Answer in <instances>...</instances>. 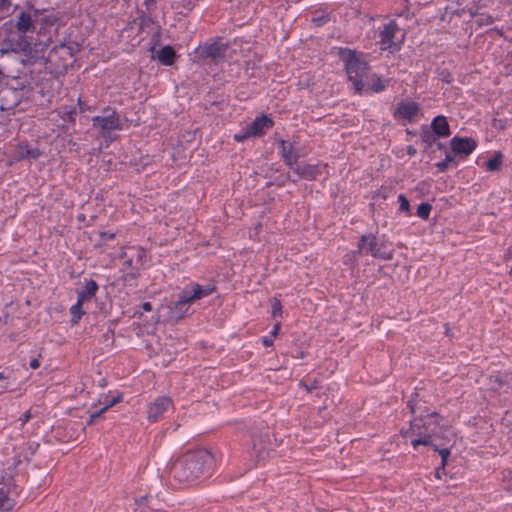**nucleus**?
Instances as JSON below:
<instances>
[{"instance_id":"1","label":"nucleus","mask_w":512,"mask_h":512,"mask_svg":"<svg viewBox=\"0 0 512 512\" xmlns=\"http://www.w3.org/2000/svg\"><path fill=\"white\" fill-rule=\"evenodd\" d=\"M213 461V455L208 450L200 448L189 451L168 464L164 472L179 483L190 484L209 472Z\"/></svg>"},{"instance_id":"2","label":"nucleus","mask_w":512,"mask_h":512,"mask_svg":"<svg viewBox=\"0 0 512 512\" xmlns=\"http://www.w3.org/2000/svg\"><path fill=\"white\" fill-rule=\"evenodd\" d=\"M419 421L421 424H418L417 419H415L410 423L409 429L401 430V435L404 438L411 437L412 435L417 436L411 441L414 448L419 445L433 448V443L441 445V442L444 441L442 437H445V434H449L453 439H456V434L451 426L443 423V417L436 412L421 416Z\"/></svg>"},{"instance_id":"3","label":"nucleus","mask_w":512,"mask_h":512,"mask_svg":"<svg viewBox=\"0 0 512 512\" xmlns=\"http://www.w3.org/2000/svg\"><path fill=\"white\" fill-rule=\"evenodd\" d=\"M213 290L214 288H203L199 284H191L185 287L180 293L178 300L167 306V321L176 323L183 319L186 316L191 304H193L198 299L210 295Z\"/></svg>"},{"instance_id":"4","label":"nucleus","mask_w":512,"mask_h":512,"mask_svg":"<svg viewBox=\"0 0 512 512\" xmlns=\"http://www.w3.org/2000/svg\"><path fill=\"white\" fill-rule=\"evenodd\" d=\"M342 59L345 62V69L350 81H352L354 89L357 93L362 92L364 88L363 79L368 72L367 63L360 60L356 52L347 50L342 53Z\"/></svg>"},{"instance_id":"5","label":"nucleus","mask_w":512,"mask_h":512,"mask_svg":"<svg viewBox=\"0 0 512 512\" xmlns=\"http://www.w3.org/2000/svg\"><path fill=\"white\" fill-rule=\"evenodd\" d=\"M364 249H366V253H370L373 257L379 258L382 260H392L394 256V251L385 250V245L379 244L377 242V238L373 234L363 235L360 239L358 245V251L361 253Z\"/></svg>"},{"instance_id":"6","label":"nucleus","mask_w":512,"mask_h":512,"mask_svg":"<svg viewBox=\"0 0 512 512\" xmlns=\"http://www.w3.org/2000/svg\"><path fill=\"white\" fill-rule=\"evenodd\" d=\"M92 122L93 127L99 129L103 136L122 128L119 115L110 108L104 109L102 115L93 117Z\"/></svg>"},{"instance_id":"7","label":"nucleus","mask_w":512,"mask_h":512,"mask_svg":"<svg viewBox=\"0 0 512 512\" xmlns=\"http://www.w3.org/2000/svg\"><path fill=\"white\" fill-rule=\"evenodd\" d=\"M3 50L30 55L32 53V43L27 35H18L15 38L4 39Z\"/></svg>"},{"instance_id":"8","label":"nucleus","mask_w":512,"mask_h":512,"mask_svg":"<svg viewBox=\"0 0 512 512\" xmlns=\"http://www.w3.org/2000/svg\"><path fill=\"white\" fill-rule=\"evenodd\" d=\"M398 25L394 20L389 21L384 25L383 29L380 32V43L381 49H391L392 47L397 45V42L402 41L397 37L399 33Z\"/></svg>"},{"instance_id":"9","label":"nucleus","mask_w":512,"mask_h":512,"mask_svg":"<svg viewBox=\"0 0 512 512\" xmlns=\"http://www.w3.org/2000/svg\"><path fill=\"white\" fill-rule=\"evenodd\" d=\"M172 406V400L169 397L162 396L157 398L148 406L147 419L150 422L157 421L165 411Z\"/></svg>"},{"instance_id":"10","label":"nucleus","mask_w":512,"mask_h":512,"mask_svg":"<svg viewBox=\"0 0 512 512\" xmlns=\"http://www.w3.org/2000/svg\"><path fill=\"white\" fill-rule=\"evenodd\" d=\"M37 12L33 15L28 12L22 11L15 20V28L18 31V35H26L27 33L34 32L36 29L35 26V17Z\"/></svg>"},{"instance_id":"11","label":"nucleus","mask_w":512,"mask_h":512,"mask_svg":"<svg viewBox=\"0 0 512 512\" xmlns=\"http://www.w3.org/2000/svg\"><path fill=\"white\" fill-rule=\"evenodd\" d=\"M476 146V141L472 138L454 137L451 140V149L459 155L468 156L475 150Z\"/></svg>"},{"instance_id":"12","label":"nucleus","mask_w":512,"mask_h":512,"mask_svg":"<svg viewBox=\"0 0 512 512\" xmlns=\"http://www.w3.org/2000/svg\"><path fill=\"white\" fill-rule=\"evenodd\" d=\"M442 438L444 439V441L441 442V445L437 444V443H433V450L437 451L439 453V455L441 456V459H442L441 468L444 469L447 459L450 455V449L455 444L456 439H453V437H451V435H449V434H445V437H442Z\"/></svg>"},{"instance_id":"13","label":"nucleus","mask_w":512,"mask_h":512,"mask_svg":"<svg viewBox=\"0 0 512 512\" xmlns=\"http://www.w3.org/2000/svg\"><path fill=\"white\" fill-rule=\"evenodd\" d=\"M418 111L419 106L416 102H400L395 111V116L402 119L412 120L417 115Z\"/></svg>"},{"instance_id":"14","label":"nucleus","mask_w":512,"mask_h":512,"mask_svg":"<svg viewBox=\"0 0 512 512\" xmlns=\"http://www.w3.org/2000/svg\"><path fill=\"white\" fill-rule=\"evenodd\" d=\"M273 125V121L267 116L257 117L253 122H251L248 128V134H252L253 136L262 135L265 129L271 128Z\"/></svg>"},{"instance_id":"15","label":"nucleus","mask_w":512,"mask_h":512,"mask_svg":"<svg viewBox=\"0 0 512 512\" xmlns=\"http://www.w3.org/2000/svg\"><path fill=\"white\" fill-rule=\"evenodd\" d=\"M227 51V45L222 43H212L203 46L202 53L209 58L214 60L221 59L225 56Z\"/></svg>"},{"instance_id":"16","label":"nucleus","mask_w":512,"mask_h":512,"mask_svg":"<svg viewBox=\"0 0 512 512\" xmlns=\"http://www.w3.org/2000/svg\"><path fill=\"white\" fill-rule=\"evenodd\" d=\"M152 57L157 59L163 65L170 66L174 63L176 53L171 46L167 45L157 51L156 55H153Z\"/></svg>"},{"instance_id":"17","label":"nucleus","mask_w":512,"mask_h":512,"mask_svg":"<svg viewBox=\"0 0 512 512\" xmlns=\"http://www.w3.org/2000/svg\"><path fill=\"white\" fill-rule=\"evenodd\" d=\"M294 172L301 178L312 180L316 178L317 168L314 165L303 164L293 165Z\"/></svg>"},{"instance_id":"18","label":"nucleus","mask_w":512,"mask_h":512,"mask_svg":"<svg viewBox=\"0 0 512 512\" xmlns=\"http://www.w3.org/2000/svg\"><path fill=\"white\" fill-rule=\"evenodd\" d=\"M433 131L441 137L450 135L449 124L444 116H437L431 124Z\"/></svg>"},{"instance_id":"19","label":"nucleus","mask_w":512,"mask_h":512,"mask_svg":"<svg viewBox=\"0 0 512 512\" xmlns=\"http://www.w3.org/2000/svg\"><path fill=\"white\" fill-rule=\"evenodd\" d=\"M98 290V284L93 279H90L86 282L82 291L78 292V300L80 302H86L91 300V298L96 294Z\"/></svg>"},{"instance_id":"20","label":"nucleus","mask_w":512,"mask_h":512,"mask_svg":"<svg viewBox=\"0 0 512 512\" xmlns=\"http://www.w3.org/2000/svg\"><path fill=\"white\" fill-rule=\"evenodd\" d=\"M279 146H280V153H281L285 163L290 168H293V165L296 163V159L292 153V145H287L286 141L280 140Z\"/></svg>"},{"instance_id":"21","label":"nucleus","mask_w":512,"mask_h":512,"mask_svg":"<svg viewBox=\"0 0 512 512\" xmlns=\"http://www.w3.org/2000/svg\"><path fill=\"white\" fill-rule=\"evenodd\" d=\"M12 481L13 478L8 473L0 475V496H10L13 489Z\"/></svg>"},{"instance_id":"22","label":"nucleus","mask_w":512,"mask_h":512,"mask_svg":"<svg viewBox=\"0 0 512 512\" xmlns=\"http://www.w3.org/2000/svg\"><path fill=\"white\" fill-rule=\"evenodd\" d=\"M18 158L25 159V158H32L37 159L40 156V151L38 149H32L26 144H21L18 147L17 150Z\"/></svg>"},{"instance_id":"23","label":"nucleus","mask_w":512,"mask_h":512,"mask_svg":"<svg viewBox=\"0 0 512 512\" xmlns=\"http://www.w3.org/2000/svg\"><path fill=\"white\" fill-rule=\"evenodd\" d=\"M503 162V155L501 152H496L494 157L486 163L488 171H498Z\"/></svg>"},{"instance_id":"24","label":"nucleus","mask_w":512,"mask_h":512,"mask_svg":"<svg viewBox=\"0 0 512 512\" xmlns=\"http://www.w3.org/2000/svg\"><path fill=\"white\" fill-rule=\"evenodd\" d=\"M82 305H83V302H80V300H77V303L75 305H73L70 309V312L72 314V322L74 324H77L78 321L80 320L81 316L85 313L82 310Z\"/></svg>"},{"instance_id":"25","label":"nucleus","mask_w":512,"mask_h":512,"mask_svg":"<svg viewBox=\"0 0 512 512\" xmlns=\"http://www.w3.org/2000/svg\"><path fill=\"white\" fill-rule=\"evenodd\" d=\"M14 505V499H12L10 496H0V512L10 511Z\"/></svg>"},{"instance_id":"26","label":"nucleus","mask_w":512,"mask_h":512,"mask_svg":"<svg viewBox=\"0 0 512 512\" xmlns=\"http://www.w3.org/2000/svg\"><path fill=\"white\" fill-rule=\"evenodd\" d=\"M432 210V206L429 203H421L417 208V215L422 219H428Z\"/></svg>"},{"instance_id":"27","label":"nucleus","mask_w":512,"mask_h":512,"mask_svg":"<svg viewBox=\"0 0 512 512\" xmlns=\"http://www.w3.org/2000/svg\"><path fill=\"white\" fill-rule=\"evenodd\" d=\"M272 316L273 317H281L282 316V305L280 300L277 298H273L272 300Z\"/></svg>"},{"instance_id":"28","label":"nucleus","mask_w":512,"mask_h":512,"mask_svg":"<svg viewBox=\"0 0 512 512\" xmlns=\"http://www.w3.org/2000/svg\"><path fill=\"white\" fill-rule=\"evenodd\" d=\"M58 21V17L56 15L50 14L46 15L41 19V23L44 27H51Z\"/></svg>"},{"instance_id":"29","label":"nucleus","mask_w":512,"mask_h":512,"mask_svg":"<svg viewBox=\"0 0 512 512\" xmlns=\"http://www.w3.org/2000/svg\"><path fill=\"white\" fill-rule=\"evenodd\" d=\"M398 201L400 203V206H399L400 211L409 212L410 204L404 194H400L398 196Z\"/></svg>"},{"instance_id":"30","label":"nucleus","mask_w":512,"mask_h":512,"mask_svg":"<svg viewBox=\"0 0 512 512\" xmlns=\"http://www.w3.org/2000/svg\"><path fill=\"white\" fill-rule=\"evenodd\" d=\"M452 161H453V158L450 155H447L446 158L443 161L438 162L436 164V166L439 169V171L443 172V171H445L448 168L449 164Z\"/></svg>"},{"instance_id":"31","label":"nucleus","mask_w":512,"mask_h":512,"mask_svg":"<svg viewBox=\"0 0 512 512\" xmlns=\"http://www.w3.org/2000/svg\"><path fill=\"white\" fill-rule=\"evenodd\" d=\"M121 401H122L121 394H117L112 400H110L109 402L105 403L104 408L107 411L109 408H111L112 406L120 403Z\"/></svg>"},{"instance_id":"32","label":"nucleus","mask_w":512,"mask_h":512,"mask_svg":"<svg viewBox=\"0 0 512 512\" xmlns=\"http://www.w3.org/2000/svg\"><path fill=\"white\" fill-rule=\"evenodd\" d=\"M105 412H106V410H105V408H104V407H103V408H101L99 411L94 412L93 414H91V415H90V418H89V420H88L87 424H88V425L93 424V423H94V421H95L96 419H98L99 417H101V415H102L103 413H105Z\"/></svg>"},{"instance_id":"33","label":"nucleus","mask_w":512,"mask_h":512,"mask_svg":"<svg viewBox=\"0 0 512 512\" xmlns=\"http://www.w3.org/2000/svg\"><path fill=\"white\" fill-rule=\"evenodd\" d=\"M299 385H300L301 387H303V388L306 390V392H308V393H309V392H311L312 390H314V389H317V388H318V381H317V380H315V381H313L310 385H307L306 383H304V382H302V381H301V382L299 383Z\"/></svg>"},{"instance_id":"34","label":"nucleus","mask_w":512,"mask_h":512,"mask_svg":"<svg viewBox=\"0 0 512 512\" xmlns=\"http://www.w3.org/2000/svg\"><path fill=\"white\" fill-rule=\"evenodd\" d=\"M253 136L252 134H248V128L246 127L245 128V131L243 133H239V134H235L234 135V139L238 142H242L244 141L245 139L249 138Z\"/></svg>"},{"instance_id":"35","label":"nucleus","mask_w":512,"mask_h":512,"mask_svg":"<svg viewBox=\"0 0 512 512\" xmlns=\"http://www.w3.org/2000/svg\"><path fill=\"white\" fill-rule=\"evenodd\" d=\"M11 6V0H0V10L7 11Z\"/></svg>"},{"instance_id":"36","label":"nucleus","mask_w":512,"mask_h":512,"mask_svg":"<svg viewBox=\"0 0 512 512\" xmlns=\"http://www.w3.org/2000/svg\"><path fill=\"white\" fill-rule=\"evenodd\" d=\"M31 418V412L30 411H26L22 417L19 418V421L21 423V425H24L26 424Z\"/></svg>"},{"instance_id":"37","label":"nucleus","mask_w":512,"mask_h":512,"mask_svg":"<svg viewBox=\"0 0 512 512\" xmlns=\"http://www.w3.org/2000/svg\"><path fill=\"white\" fill-rule=\"evenodd\" d=\"M502 475H503V480H507L512 485V471L505 470V471H503Z\"/></svg>"},{"instance_id":"38","label":"nucleus","mask_w":512,"mask_h":512,"mask_svg":"<svg viewBox=\"0 0 512 512\" xmlns=\"http://www.w3.org/2000/svg\"><path fill=\"white\" fill-rule=\"evenodd\" d=\"M280 325H281V324H280V322H277V323L274 325L273 330H272V332H271V335H272L273 337H276V336L278 335V332H279V330H280Z\"/></svg>"},{"instance_id":"39","label":"nucleus","mask_w":512,"mask_h":512,"mask_svg":"<svg viewBox=\"0 0 512 512\" xmlns=\"http://www.w3.org/2000/svg\"><path fill=\"white\" fill-rule=\"evenodd\" d=\"M100 236H101L102 239H113L115 234L114 233L101 232Z\"/></svg>"},{"instance_id":"40","label":"nucleus","mask_w":512,"mask_h":512,"mask_svg":"<svg viewBox=\"0 0 512 512\" xmlns=\"http://www.w3.org/2000/svg\"><path fill=\"white\" fill-rule=\"evenodd\" d=\"M142 308L144 311L150 312L152 310V305L150 302H145L142 304Z\"/></svg>"},{"instance_id":"41","label":"nucleus","mask_w":512,"mask_h":512,"mask_svg":"<svg viewBox=\"0 0 512 512\" xmlns=\"http://www.w3.org/2000/svg\"><path fill=\"white\" fill-rule=\"evenodd\" d=\"M39 366H40V363H39V360H38V359H33V360L30 362V367H31L32 369H37Z\"/></svg>"},{"instance_id":"42","label":"nucleus","mask_w":512,"mask_h":512,"mask_svg":"<svg viewBox=\"0 0 512 512\" xmlns=\"http://www.w3.org/2000/svg\"><path fill=\"white\" fill-rule=\"evenodd\" d=\"M263 344L267 347H270L273 345V341L272 339L268 338V337H264L263 339Z\"/></svg>"},{"instance_id":"43","label":"nucleus","mask_w":512,"mask_h":512,"mask_svg":"<svg viewBox=\"0 0 512 512\" xmlns=\"http://www.w3.org/2000/svg\"><path fill=\"white\" fill-rule=\"evenodd\" d=\"M8 386H9L8 382L1 383V384H0V394H2V393H4L5 391H7Z\"/></svg>"},{"instance_id":"44","label":"nucleus","mask_w":512,"mask_h":512,"mask_svg":"<svg viewBox=\"0 0 512 512\" xmlns=\"http://www.w3.org/2000/svg\"><path fill=\"white\" fill-rule=\"evenodd\" d=\"M383 89H384V85H382L381 83H378V84H376V85L373 87V91H375V92H379V91H381V90H383Z\"/></svg>"},{"instance_id":"45","label":"nucleus","mask_w":512,"mask_h":512,"mask_svg":"<svg viewBox=\"0 0 512 512\" xmlns=\"http://www.w3.org/2000/svg\"><path fill=\"white\" fill-rule=\"evenodd\" d=\"M8 317H9V315H8V313H6V314L4 315V318H3V319H2V318H0V322H4V323L6 324V323H7V321H8Z\"/></svg>"},{"instance_id":"46","label":"nucleus","mask_w":512,"mask_h":512,"mask_svg":"<svg viewBox=\"0 0 512 512\" xmlns=\"http://www.w3.org/2000/svg\"><path fill=\"white\" fill-rule=\"evenodd\" d=\"M125 264H127V266H128V267H132V266H133V264H132V259H127V260L125 261Z\"/></svg>"},{"instance_id":"47","label":"nucleus","mask_w":512,"mask_h":512,"mask_svg":"<svg viewBox=\"0 0 512 512\" xmlns=\"http://www.w3.org/2000/svg\"><path fill=\"white\" fill-rule=\"evenodd\" d=\"M408 154L414 155L415 154V149H413L412 147H409L408 148Z\"/></svg>"},{"instance_id":"48","label":"nucleus","mask_w":512,"mask_h":512,"mask_svg":"<svg viewBox=\"0 0 512 512\" xmlns=\"http://www.w3.org/2000/svg\"><path fill=\"white\" fill-rule=\"evenodd\" d=\"M7 377L4 375V373L0 372V380H5Z\"/></svg>"},{"instance_id":"49","label":"nucleus","mask_w":512,"mask_h":512,"mask_svg":"<svg viewBox=\"0 0 512 512\" xmlns=\"http://www.w3.org/2000/svg\"><path fill=\"white\" fill-rule=\"evenodd\" d=\"M408 406H409L411 412L414 413V406L411 404V402H409Z\"/></svg>"},{"instance_id":"50","label":"nucleus","mask_w":512,"mask_h":512,"mask_svg":"<svg viewBox=\"0 0 512 512\" xmlns=\"http://www.w3.org/2000/svg\"><path fill=\"white\" fill-rule=\"evenodd\" d=\"M154 2V0H145V3L148 4V3H152Z\"/></svg>"},{"instance_id":"51","label":"nucleus","mask_w":512,"mask_h":512,"mask_svg":"<svg viewBox=\"0 0 512 512\" xmlns=\"http://www.w3.org/2000/svg\"><path fill=\"white\" fill-rule=\"evenodd\" d=\"M436 477L440 479V472L439 471L436 472Z\"/></svg>"},{"instance_id":"52","label":"nucleus","mask_w":512,"mask_h":512,"mask_svg":"<svg viewBox=\"0 0 512 512\" xmlns=\"http://www.w3.org/2000/svg\"><path fill=\"white\" fill-rule=\"evenodd\" d=\"M299 356H300L301 358H303V357H304V353H303V352L299 353Z\"/></svg>"},{"instance_id":"53","label":"nucleus","mask_w":512,"mask_h":512,"mask_svg":"<svg viewBox=\"0 0 512 512\" xmlns=\"http://www.w3.org/2000/svg\"><path fill=\"white\" fill-rule=\"evenodd\" d=\"M445 80L447 83H450V80L448 79V77H445Z\"/></svg>"},{"instance_id":"54","label":"nucleus","mask_w":512,"mask_h":512,"mask_svg":"<svg viewBox=\"0 0 512 512\" xmlns=\"http://www.w3.org/2000/svg\"><path fill=\"white\" fill-rule=\"evenodd\" d=\"M445 80L447 83H450V80L448 79V77H445Z\"/></svg>"},{"instance_id":"55","label":"nucleus","mask_w":512,"mask_h":512,"mask_svg":"<svg viewBox=\"0 0 512 512\" xmlns=\"http://www.w3.org/2000/svg\"><path fill=\"white\" fill-rule=\"evenodd\" d=\"M510 274L512 275V268H511V270H510Z\"/></svg>"}]
</instances>
